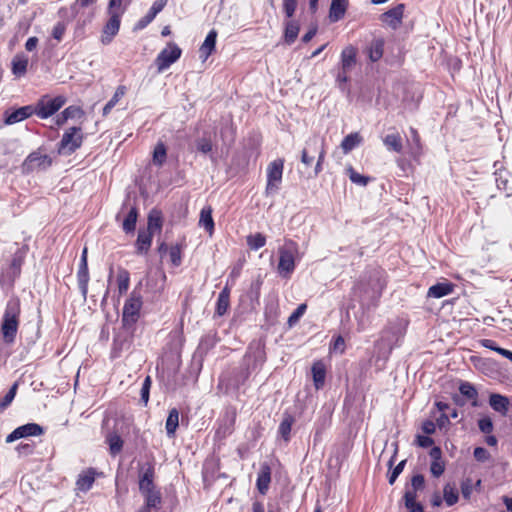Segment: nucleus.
<instances>
[{
	"label": "nucleus",
	"mask_w": 512,
	"mask_h": 512,
	"mask_svg": "<svg viewBox=\"0 0 512 512\" xmlns=\"http://www.w3.org/2000/svg\"><path fill=\"white\" fill-rule=\"evenodd\" d=\"M425 479L421 474L414 475L411 479V488L420 491L424 489Z\"/></svg>",
	"instance_id": "nucleus-60"
},
{
	"label": "nucleus",
	"mask_w": 512,
	"mask_h": 512,
	"mask_svg": "<svg viewBox=\"0 0 512 512\" xmlns=\"http://www.w3.org/2000/svg\"><path fill=\"white\" fill-rule=\"evenodd\" d=\"M130 283V276L128 271L120 270L117 275V285L119 294L122 295L127 292Z\"/></svg>",
	"instance_id": "nucleus-43"
},
{
	"label": "nucleus",
	"mask_w": 512,
	"mask_h": 512,
	"mask_svg": "<svg viewBox=\"0 0 512 512\" xmlns=\"http://www.w3.org/2000/svg\"><path fill=\"white\" fill-rule=\"evenodd\" d=\"M347 0H332L329 10V19L331 22H337L341 20L347 10Z\"/></svg>",
	"instance_id": "nucleus-24"
},
{
	"label": "nucleus",
	"mask_w": 512,
	"mask_h": 512,
	"mask_svg": "<svg viewBox=\"0 0 512 512\" xmlns=\"http://www.w3.org/2000/svg\"><path fill=\"white\" fill-rule=\"evenodd\" d=\"M384 287V271L374 268L364 274L355 286V293L363 302H373L381 296Z\"/></svg>",
	"instance_id": "nucleus-1"
},
{
	"label": "nucleus",
	"mask_w": 512,
	"mask_h": 512,
	"mask_svg": "<svg viewBox=\"0 0 512 512\" xmlns=\"http://www.w3.org/2000/svg\"><path fill=\"white\" fill-rule=\"evenodd\" d=\"M143 496L148 507L157 508L161 504V494L156 489L143 493Z\"/></svg>",
	"instance_id": "nucleus-45"
},
{
	"label": "nucleus",
	"mask_w": 512,
	"mask_h": 512,
	"mask_svg": "<svg viewBox=\"0 0 512 512\" xmlns=\"http://www.w3.org/2000/svg\"><path fill=\"white\" fill-rule=\"evenodd\" d=\"M21 306L17 297L10 298L3 313L0 332L7 344L14 343L20 323Z\"/></svg>",
	"instance_id": "nucleus-2"
},
{
	"label": "nucleus",
	"mask_w": 512,
	"mask_h": 512,
	"mask_svg": "<svg viewBox=\"0 0 512 512\" xmlns=\"http://www.w3.org/2000/svg\"><path fill=\"white\" fill-rule=\"evenodd\" d=\"M404 4H398L381 15V21L393 29H396L402 22Z\"/></svg>",
	"instance_id": "nucleus-17"
},
{
	"label": "nucleus",
	"mask_w": 512,
	"mask_h": 512,
	"mask_svg": "<svg viewBox=\"0 0 512 512\" xmlns=\"http://www.w3.org/2000/svg\"><path fill=\"white\" fill-rule=\"evenodd\" d=\"M406 332V322L404 320H396L391 322L383 331L382 340L387 342L390 349L398 345L400 339Z\"/></svg>",
	"instance_id": "nucleus-11"
},
{
	"label": "nucleus",
	"mask_w": 512,
	"mask_h": 512,
	"mask_svg": "<svg viewBox=\"0 0 512 512\" xmlns=\"http://www.w3.org/2000/svg\"><path fill=\"white\" fill-rule=\"evenodd\" d=\"M154 485V467L150 464H147L145 467L141 468L139 475V490L143 494L145 492H149L155 490Z\"/></svg>",
	"instance_id": "nucleus-16"
},
{
	"label": "nucleus",
	"mask_w": 512,
	"mask_h": 512,
	"mask_svg": "<svg viewBox=\"0 0 512 512\" xmlns=\"http://www.w3.org/2000/svg\"><path fill=\"white\" fill-rule=\"evenodd\" d=\"M443 499L447 506H453L458 502L459 494L454 485L446 484L443 488Z\"/></svg>",
	"instance_id": "nucleus-41"
},
{
	"label": "nucleus",
	"mask_w": 512,
	"mask_h": 512,
	"mask_svg": "<svg viewBox=\"0 0 512 512\" xmlns=\"http://www.w3.org/2000/svg\"><path fill=\"white\" fill-rule=\"evenodd\" d=\"M35 109L33 105H26L14 110H6L4 113V123L6 125H13L24 121L34 115Z\"/></svg>",
	"instance_id": "nucleus-14"
},
{
	"label": "nucleus",
	"mask_w": 512,
	"mask_h": 512,
	"mask_svg": "<svg viewBox=\"0 0 512 512\" xmlns=\"http://www.w3.org/2000/svg\"><path fill=\"white\" fill-rule=\"evenodd\" d=\"M44 433V429L37 423H27L14 429L7 437L6 442L12 443L21 438L30 436H40Z\"/></svg>",
	"instance_id": "nucleus-13"
},
{
	"label": "nucleus",
	"mask_w": 512,
	"mask_h": 512,
	"mask_svg": "<svg viewBox=\"0 0 512 512\" xmlns=\"http://www.w3.org/2000/svg\"><path fill=\"white\" fill-rule=\"evenodd\" d=\"M229 308V299L219 298L217 299L216 314L223 316Z\"/></svg>",
	"instance_id": "nucleus-61"
},
{
	"label": "nucleus",
	"mask_w": 512,
	"mask_h": 512,
	"mask_svg": "<svg viewBox=\"0 0 512 512\" xmlns=\"http://www.w3.org/2000/svg\"><path fill=\"white\" fill-rule=\"evenodd\" d=\"M384 44L385 42L382 38H375L371 41L367 47V54L368 58L372 62H376L382 58L384 52Z\"/></svg>",
	"instance_id": "nucleus-27"
},
{
	"label": "nucleus",
	"mask_w": 512,
	"mask_h": 512,
	"mask_svg": "<svg viewBox=\"0 0 512 512\" xmlns=\"http://www.w3.org/2000/svg\"><path fill=\"white\" fill-rule=\"evenodd\" d=\"M346 173L349 176V179L351 180V182H353V183H355L357 185L366 186L368 184V182H369V178L368 177L359 174L351 166L346 168Z\"/></svg>",
	"instance_id": "nucleus-47"
},
{
	"label": "nucleus",
	"mask_w": 512,
	"mask_h": 512,
	"mask_svg": "<svg viewBox=\"0 0 512 512\" xmlns=\"http://www.w3.org/2000/svg\"><path fill=\"white\" fill-rule=\"evenodd\" d=\"M142 298L133 291L123 306L122 322L125 327L134 325L140 315Z\"/></svg>",
	"instance_id": "nucleus-7"
},
{
	"label": "nucleus",
	"mask_w": 512,
	"mask_h": 512,
	"mask_svg": "<svg viewBox=\"0 0 512 512\" xmlns=\"http://www.w3.org/2000/svg\"><path fill=\"white\" fill-rule=\"evenodd\" d=\"M80 132L81 128L71 127L63 134L59 143L60 154H72L80 148L83 142V136Z\"/></svg>",
	"instance_id": "nucleus-9"
},
{
	"label": "nucleus",
	"mask_w": 512,
	"mask_h": 512,
	"mask_svg": "<svg viewBox=\"0 0 512 512\" xmlns=\"http://www.w3.org/2000/svg\"><path fill=\"white\" fill-rule=\"evenodd\" d=\"M126 87L124 85H120L117 87L114 95L112 98L106 103V105L103 108V116H107L110 111L113 109V107L120 101V99L125 95L126 93Z\"/></svg>",
	"instance_id": "nucleus-40"
},
{
	"label": "nucleus",
	"mask_w": 512,
	"mask_h": 512,
	"mask_svg": "<svg viewBox=\"0 0 512 512\" xmlns=\"http://www.w3.org/2000/svg\"><path fill=\"white\" fill-rule=\"evenodd\" d=\"M163 225L162 213L158 209H152L148 215L147 228L151 233L160 232Z\"/></svg>",
	"instance_id": "nucleus-28"
},
{
	"label": "nucleus",
	"mask_w": 512,
	"mask_h": 512,
	"mask_svg": "<svg viewBox=\"0 0 512 512\" xmlns=\"http://www.w3.org/2000/svg\"><path fill=\"white\" fill-rule=\"evenodd\" d=\"M28 66V58L23 54L16 55L12 60V72L17 77L25 75Z\"/></svg>",
	"instance_id": "nucleus-32"
},
{
	"label": "nucleus",
	"mask_w": 512,
	"mask_h": 512,
	"mask_svg": "<svg viewBox=\"0 0 512 512\" xmlns=\"http://www.w3.org/2000/svg\"><path fill=\"white\" fill-rule=\"evenodd\" d=\"M489 405L494 411L505 416L509 411L510 401L507 396L492 393L489 396Z\"/></svg>",
	"instance_id": "nucleus-21"
},
{
	"label": "nucleus",
	"mask_w": 512,
	"mask_h": 512,
	"mask_svg": "<svg viewBox=\"0 0 512 512\" xmlns=\"http://www.w3.org/2000/svg\"><path fill=\"white\" fill-rule=\"evenodd\" d=\"M350 71H345V70H342V68L340 67V70L336 76V82L339 86L340 89L344 90L345 89V85L346 83L348 82L349 80V77H348V73Z\"/></svg>",
	"instance_id": "nucleus-62"
},
{
	"label": "nucleus",
	"mask_w": 512,
	"mask_h": 512,
	"mask_svg": "<svg viewBox=\"0 0 512 512\" xmlns=\"http://www.w3.org/2000/svg\"><path fill=\"white\" fill-rule=\"evenodd\" d=\"M96 478V470L94 468H88L82 471L76 481V487L81 492L89 491Z\"/></svg>",
	"instance_id": "nucleus-20"
},
{
	"label": "nucleus",
	"mask_w": 512,
	"mask_h": 512,
	"mask_svg": "<svg viewBox=\"0 0 512 512\" xmlns=\"http://www.w3.org/2000/svg\"><path fill=\"white\" fill-rule=\"evenodd\" d=\"M197 149L204 154L211 152L212 151L211 140L208 138L199 139L197 141Z\"/></svg>",
	"instance_id": "nucleus-59"
},
{
	"label": "nucleus",
	"mask_w": 512,
	"mask_h": 512,
	"mask_svg": "<svg viewBox=\"0 0 512 512\" xmlns=\"http://www.w3.org/2000/svg\"><path fill=\"white\" fill-rule=\"evenodd\" d=\"M474 491V483L471 478H466L461 482V493L464 499L469 500Z\"/></svg>",
	"instance_id": "nucleus-50"
},
{
	"label": "nucleus",
	"mask_w": 512,
	"mask_h": 512,
	"mask_svg": "<svg viewBox=\"0 0 512 512\" xmlns=\"http://www.w3.org/2000/svg\"><path fill=\"white\" fill-rule=\"evenodd\" d=\"M66 31V24L64 22H58L52 30V36L57 41H61Z\"/></svg>",
	"instance_id": "nucleus-55"
},
{
	"label": "nucleus",
	"mask_w": 512,
	"mask_h": 512,
	"mask_svg": "<svg viewBox=\"0 0 512 512\" xmlns=\"http://www.w3.org/2000/svg\"><path fill=\"white\" fill-rule=\"evenodd\" d=\"M66 103V98L57 96L55 98L43 97L40 99L33 108L35 109L34 115L40 119H47L54 115Z\"/></svg>",
	"instance_id": "nucleus-6"
},
{
	"label": "nucleus",
	"mask_w": 512,
	"mask_h": 512,
	"mask_svg": "<svg viewBox=\"0 0 512 512\" xmlns=\"http://www.w3.org/2000/svg\"><path fill=\"white\" fill-rule=\"evenodd\" d=\"M357 61V49L352 46H346L340 55V67L342 70L351 71L356 65Z\"/></svg>",
	"instance_id": "nucleus-19"
},
{
	"label": "nucleus",
	"mask_w": 512,
	"mask_h": 512,
	"mask_svg": "<svg viewBox=\"0 0 512 512\" xmlns=\"http://www.w3.org/2000/svg\"><path fill=\"white\" fill-rule=\"evenodd\" d=\"M150 387H151V378L149 376H147L143 381V384L141 387V393H140L141 401L144 404H147L149 401Z\"/></svg>",
	"instance_id": "nucleus-53"
},
{
	"label": "nucleus",
	"mask_w": 512,
	"mask_h": 512,
	"mask_svg": "<svg viewBox=\"0 0 512 512\" xmlns=\"http://www.w3.org/2000/svg\"><path fill=\"white\" fill-rule=\"evenodd\" d=\"M271 482V467L268 463H262L258 472L256 486L260 494L265 495Z\"/></svg>",
	"instance_id": "nucleus-18"
},
{
	"label": "nucleus",
	"mask_w": 512,
	"mask_h": 512,
	"mask_svg": "<svg viewBox=\"0 0 512 512\" xmlns=\"http://www.w3.org/2000/svg\"><path fill=\"white\" fill-rule=\"evenodd\" d=\"M179 426V411L176 408H172L169 411L168 417L166 419V433L169 437L175 435L176 429Z\"/></svg>",
	"instance_id": "nucleus-35"
},
{
	"label": "nucleus",
	"mask_w": 512,
	"mask_h": 512,
	"mask_svg": "<svg viewBox=\"0 0 512 512\" xmlns=\"http://www.w3.org/2000/svg\"><path fill=\"white\" fill-rule=\"evenodd\" d=\"M167 159V148L165 144L159 141L152 153V162L157 167H162Z\"/></svg>",
	"instance_id": "nucleus-31"
},
{
	"label": "nucleus",
	"mask_w": 512,
	"mask_h": 512,
	"mask_svg": "<svg viewBox=\"0 0 512 512\" xmlns=\"http://www.w3.org/2000/svg\"><path fill=\"white\" fill-rule=\"evenodd\" d=\"M77 281L79 290L84 299H86L88 293V283H89V271L88 267H80L77 272Z\"/></svg>",
	"instance_id": "nucleus-37"
},
{
	"label": "nucleus",
	"mask_w": 512,
	"mask_h": 512,
	"mask_svg": "<svg viewBox=\"0 0 512 512\" xmlns=\"http://www.w3.org/2000/svg\"><path fill=\"white\" fill-rule=\"evenodd\" d=\"M416 443L419 447L428 448L434 444V440L428 435H417Z\"/></svg>",
	"instance_id": "nucleus-63"
},
{
	"label": "nucleus",
	"mask_w": 512,
	"mask_h": 512,
	"mask_svg": "<svg viewBox=\"0 0 512 512\" xmlns=\"http://www.w3.org/2000/svg\"><path fill=\"white\" fill-rule=\"evenodd\" d=\"M284 169V160L276 159L272 161L267 167V185L265 193L267 196L274 195L278 192L282 181Z\"/></svg>",
	"instance_id": "nucleus-5"
},
{
	"label": "nucleus",
	"mask_w": 512,
	"mask_h": 512,
	"mask_svg": "<svg viewBox=\"0 0 512 512\" xmlns=\"http://www.w3.org/2000/svg\"><path fill=\"white\" fill-rule=\"evenodd\" d=\"M404 505L408 512H424L423 505L417 501H405Z\"/></svg>",
	"instance_id": "nucleus-64"
},
{
	"label": "nucleus",
	"mask_w": 512,
	"mask_h": 512,
	"mask_svg": "<svg viewBox=\"0 0 512 512\" xmlns=\"http://www.w3.org/2000/svg\"><path fill=\"white\" fill-rule=\"evenodd\" d=\"M62 113L64 114V119H75L81 118L84 115V111L79 106H69L65 108Z\"/></svg>",
	"instance_id": "nucleus-49"
},
{
	"label": "nucleus",
	"mask_w": 512,
	"mask_h": 512,
	"mask_svg": "<svg viewBox=\"0 0 512 512\" xmlns=\"http://www.w3.org/2000/svg\"><path fill=\"white\" fill-rule=\"evenodd\" d=\"M445 471V463L443 460L439 461H431L430 464V472L431 474L438 478L440 477Z\"/></svg>",
	"instance_id": "nucleus-51"
},
{
	"label": "nucleus",
	"mask_w": 512,
	"mask_h": 512,
	"mask_svg": "<svg viewBox=\"0 0 512 512\" xmlns=\"http://www.w3.org/2000/svg\"><path fill=\"white\" fill-rule=\"evenodd\" d=\"M474 458L479 462L489 460L490 453L483 447H476L473 452Z\"/></svg>",
	"instance_id": "nucleus-58"
},
{
	"label": "nucleus",
	"mask_w": 512,
	"mask_h": 512,
	"mask_svg": "<svg viewBox=\"0 0 512 512\" xmlns=\"http://www.w3.org/2000/svg\"><path fill=\"white\" fill-rule=\"evenodd\" d=\"M167 0H156L148 13L140 18L134 26V30H143L146 28L166 6Z\"/></svg>",
	"instance_id": "nucleus-15"
},
{
	"label": "nucleus",
	"mask_w": 512,
	"mask_h": 512,
	"mask_svg": "<svg viewBox=\"0 0 512 512\" xmlns=\"http://www.w3.org/2000/svg\"><path fill=\"white\" fill-rule=\"evenodd\" d=\"M300 31V24L296 20H288L284 23V41L291 45L295 42Z\"/></svg>",
	"instance_id": "nucleus-25"
},
{
	"label": "nucleus",
	"mask_w": 512,
	"mask_h": 512,
	"mask_svg": "<svg viewBox=\"0 0 512 512\" xmlns=\"http://www.w3.org/2000/svg\"><path fill=\"white\" fill-rule=\"evenodd\" d=\"M294 423V417L290 414H284L282 421L278 427V434L288 442L290 440V434L292 425Z\"/></svg>",
	"instance_id": "nucleus-33"
},
{
	"label": "nucleus",
	"mask_w": 512,
	"mask_h": 512,
	"mask_svg": "<svg viewBox=\"0 0 512 512\" xmlns=\"http://www.w3.org/2000/svg\"><path fill=\"white\" fill-rule=\"evenodd\" d=\"M459 391L463 396L467 397L468 399L474 400V402H473L474 406L477 405L476 400H477L478 393H477V390L475 389V387L471 383H469V382L461 383V385L459 387Z\"/></svg>",
	"instance_id": "nucleus-44"
},
{
	"label": "nucleus",
	"mask_w": 512,
	"mask_h": 512,
	"mask_svg": "<svg viewBox=\"0 0 512 512\" xmlns=\"http://www.w3.org/2000/svg\"><path fill=\"white\" fill-rule=\"evenodd\" d=\"M182 54V50L174 42L168 43L167 47L164 48L156 57L155 64L159 73L168 69L173 63H175Z\"/></svg>",
	"instance_id": "nucleus-10"
},
{
	"label": "nucleus",
	"mask_w": 512,
	"mask_h": 512,
	"mask_svg": "<svg viewBox=\"0 0 512 512\" xmlns=\"http://www.w3.org/2000/svg\"><path fill=\"white\" fill-rule=\"evenodd\" d=\"M52 165V158L42 153L40 149L31 152L22 164V170L25 173L33 171L46 170Z\"/></svg>",
	"instance_id": "nucleus-8"
},
{
	"label": "nucleus",
	"mask_w": 512,
	"mask_h": 512,
	"mask_svg": "<svg viewBox=\"0 0 512 512\" xmlns=\"http://www.w3.org/2000/svg\"><path fill=\"white\" fill-rule=\"evenodd\" d=\"M108 14L110 17L104 25L101 35V42L104 45L110 44L113 38L118 34L122 16L120 12H113Z\"/></svg>",
	"instance_id": "nucleus-12"
},
{
	"label": "nucleus",
	"mask_w": 512,
	"mask_h": 512,
	"mask_svg": "<svg viewBox=\"0 0 512 512\" xmlns=\"http://www.w3.org/2000/svg\"><path fill=\"white\" fill-rule=\"evenodd\" d=\"M325 155L326 150L324 140L317 136H313L305 143V147L301 153V162L305 166H311L315 157H317V162L314 168L315 176H317L323 170Z\"/></svg>",
	"instance_id": "nucleus-3"
},
{
	"label": "nucleus",
	"mask_w": 512,
	"mask_h": 512,
	"mask_svg": "<svg viewBox=\"0 0 512 512\" xmlns=\"http://www.w3.org/2000/svg\"><path fill=\"white\" fill-rule=\"evenodd\" d=\"M362 141V137L359 133H350L342 140L341 147L345 153L352 151Z\"/></svg>",
	"instance_id": "nucleus-39"
},
{
	"label": "nucleus",
	"mask_w": 512,
	"mask_h": 512,
	"mask_svg": "<svg viewBox=\"0 0 512 512\" xmlns=\"http://www.w3.org/2000/svg\"><path fill=\"white\" fill-rule=\"evenodd\" d=\"M246 242L251 250L256 251L265 246L266 237L262 233L250 234L247 236Z\"/></svg>",
	"instance_id": "nucleus-42"
},
{
	"label": "nucleus",
	"mask_w": 512,
	"mask_h": 512,
	"mask_svg": "<svg viewBox=\"0 0 512 512\" xmlns=\"http://www.w3.org/2000/svg\"><path fill=\"white\" fill-rule=\"evenodd\" d=\"M478 427L483 433L489 434L493 430V422L489 417H484L478 421Z\"/></svg>",
	"instance_id": "nucleus-57"
},
{
	"label": "nucleus",
	"mask_w": 512,
	"mask_h": 512,
	"mask_svg": "<svg viewBox=\"0 0 512 512\" xmlns=\"http://www.w3.org/2000/svg\"><path fill=\"white\" fill-rule=\"evenodd\" d=\"M297 9V0H283V10L287 18H292Z\"/></svg>",
	"instance_id": "nucleus-52"
},
{
	"label": "nucleus",
	"mask_w": 512,
	"mask_h": 512,
	"mask_svg": "<svg viewBox=\"0 0 512 512\" xmlns=\"http://www.w3.org/2000/svg\"><path fill=\"white\" fill-rule=\"evenodd\" d=\"M298 244L292 240L285 241L279 248L278 273L283 278H289L295 269V259L298 256Z\"/></svg>",
	"instance_id": "nucleus-4"
},
{
	"label": "nucleus",
	"mask_w": 512,
	"mask_h": 512,
	"mask_svg": "<svg viewBox=\"0 0 512 512\" xmlns=\"http://www.w3.org/2000/svg\"><path fill=\"white\" fill-rule=\"evenodd\" d=\"M383 143L388 150H392L397 153L402 151V139L399 133L387 134L383 139Z\"/></svg>",
	"instance_id": "nucleus-38"
},
{
	"label": "nucleus",
	"mask_w": 512,
	"mask_h": 512,
	"mask_svg": "<svg viewBox=\"0 0 512 512\" xmlns=\"http://www.w3.org/2000/svg\"><path fill=\"white\" fill-rule=\"evenodd\" d=\"M137 218L138 209L135 206H131L122 224V228L126 233H131L135 230Z\"/></svg>",
	"instance_id": "nucleus-36"
},
{
	"label": "nucleus",
	"mask_w": 512,
	"mask_h": 512,
	"mask_svg": "<svg viewBox=\"0 0 512 512\" xmlns=\"http://www.w3.org/2000/svg\"><path fill=\"white\" fill-rule=\"evenodd\" d=\"M312 376L315 388L320 389L321 387H323L325 382L326 371L325 366L322 362H316L313 364Z\"/></svg>",
	"instance_id": "nucleus-34"
},
{
	"label": "nucleus",
	"mask_w": 512,
	"mask_h": 512,
	"mask_svg": "<svg viewBox=\"0 0 512 512\" xmlns=\"http://www.w3.org/2000/svg\"><path fill=\"white\" fill-rule=\"evenodd\" d=\"M216 38H217V32L216 30L212 29L207 34L203 44L200 47V56L205 61L214 51L216 46Z\"/></svg>",
	"instance_id": "nucleus-26"
},
{
	"label": "nucleus",
	"mask_w": 512,
	"mask_h": 512,
	"mask_svg": "<svg viewBox=\"0 0 512 512\" xmlns=\"http://www.w3.org/2000/svg\"><path fill=\"white\" fill-rule=\"evenodd\" d=\"M199 226L203 227L209 235L214 232V220L211 206H204L200 212Z\"/></svg>",
	"instance_id": "nucleus-29"
},
{
	"label": "nucleus",
	"mask_w": 512,
	"mask_h": 512,
	"mask_svg": "<svg viewBox=\"0 0 512 512\" xmlns=\"http://www.w3.org/2000/svg\"><path fill=\"white\" fill-rule=\"evenodd\" d=\"M106 443L109 446V453L111 456L118 455L123 448V440L116 432H109L105 438Z\"/></svg>",
	"instance_id": "nucleus-30"
},
{
	"label": "nucleus",
	"mask_w": 512,
	"mask_h": 512,
	"mask_svg": "<svg viewBox=\"0 0 512 512\" xmlns=\"http://www.w3.org/2000/svg\"><path fill=\"white\" fill-rule=\"evenodd\" d=\"M123 0H109L108 13L120 12L122 15L126 10V6L122 7Z\"/></svg>",
	"instance_id": "nucleus-56"
},
{
	"label": "nucleus",
	"mask_w": 512,
	"mask_h": 512,
	"mask_svg": "<svg viewBox=\"0 0 512 512\" xmlns=\"http://www.w3.org/2000/svg\"><path fill=\"white\" fill-rule=\"evenodd\" d=\"M18 384L14 383L4 397L0 399V413L4 411L14 400L17 393Z\"/></svg>",
	"instance_id": "nucleus-46"
},
{
	"label": "nucleus",
	"mask_w": 512,
	"mask_h": 512,
	"mask_svg": "<svg viewBox=\"0 0 512 512\" xmlns=\"http://www.w3.org/2000/svg\"><path fill=\"white\" fill-rule=\"evenodd\" d=\"M454 290V284L451 282L445 281V282H439L434 285H432L428 289L427 296L432 298H442L444 296H447L451 294Z\"/></svg>",
	"instance_id": "nucleus-23"
},
{
	"label": "nucleus",
	"mask_w": 512,
	"mask_h": 512,
	"mask_svg": "<svg viewBox=\"0 0 512 512\" xmlns=\"http://www.w3.org/2000/svg\"><path fill=\"white\" fill-rule=\"evenodd\" d=\"M153 233L147 230H139L137 240L135 243L136 253L139 255L146 254L152 244Z\"/></svg>",
	"instance_id": "nucleus-22"
},
{
	"label": "nucleus",
	"mask_w": 512,
	"mask_h": 512,
	"mask_svg": "<svg viewBox=\"0 0 512 512\" xmlns=\"http://www.w3.org/2000/svg\"><path fill=\"white\" fill-rule=\"evenodd\" d=\"M306 309H307L306 304H304V303L300 304L294 310V312L289 316L288 321H287L288 326L293 327L300 320V318L304 315V313L306 312Z\"/></svg>",
	"instance_id": "nucleus-48"
},
{
	"label": "nucleus",
	"mask_w": 512,
	"mask_h": 512,
	"mask_svg": "<svg viewBox=\"0 0 512 512\" xmlns=\"http://www.w3.org/2000/svg\"><path fill=\"white\" fill-rule=\"evenodd\" d=\"M169 256L172 264L177 267L181 264V249L178 245L172 246L169 250Z\"/></svg>",
	"instance_id": "nucleus-54"
}]
</instances>
